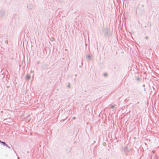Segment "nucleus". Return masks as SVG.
<instances>
[{
    "mask_svg": "<svg viewBox=\"0 0 159 159\" xmlns=\"http://www.w3.org/2000/svg\"><path fill=\"white\" fill-rule=\"evenodd\" d=\"M38 63H39V61H38Z\"/></svg>",
    "mask_w": 159,
    "mask_h": 159,
    "instance_id": "19",
    "label": "nucleus"
},
{
    "mask_svg": "<svg viewBox=\"0 0 159 159\" xmlns=\"http://www.w3.org/2000/svg\"><path fill=\"white\" fill-rule=\"evenodd\" d=\"M0 143L3 144L4 146H6V147H8V145L7 144L4 142L1 141Z\"/></svg>",
    "mask_w": 159,
    "mask_h": 159,
    "instance_id": "2",
    "label": "nucleus"
},
{
    "mask_svg": "<svg viewBox=\"0 0 159 159\" xmlns=\"http://www.w3.org/2000/svg\"><path fill=\"white\" fill-rule=\"evenodd\" d=\"M145 38L146 39H148V37L147 36H146L145 37Z\"/></svg>",
    "mask_w": 159,
    "mask_h": 159,
    "instance_id": "11",
    "label": "nucleus"
},
{
    "mask_svg": "<svg viewBox=\"0 0 159 159\" xmlns=\"http://www.w3.org/2000/svg\"><path fill=\"white\" fill-rule=\"evenodd\" d=\"M124 151L126 155H127V152L129 151L128 148L126 147H125L124 148Z\"/></svg>",
    "mask_w": 159,
    "mask_h": 159,
    "instance_id": "1",
    "label": "nucleus"
},
{
    "mask_svg": "<svg viewBox=\"0 0 159 159\" xmlns=\"http://www.w3.org/2000/svg\"><path fill=\"white\" fill-rule=\"evenodd\" d=\"M4 14V13L3 12H0V16H2Z\"/></svg>",
    "mask_w": 159,
    "mask_h": 159,
    "instance_id": "5",
    "label": "nucleus"
},
{
    "mask_svg": "<svg viewBox=\"0 0 159 159\" xmlns=\"http://www.w3.org/2000/svg\"><path fill=\"white\" fill-rule=\"evenodd\" d=\"M19 158H20V157H17V158H18V159H19Z\"/></svg>",
    "mask_w": 159,
    "mask_h": 159,
    "instance_id": "18",
    "label": "nucleus"
},
{
    "mask_svg": "<svg viewBox=\"0 0 159 159\" xmlns=\"http://www.w3.org/2000/svg\"><path fill=\"white\" fill-rule=\"evenodd\" d=\"M107 73H104V76H107Z\"/></svg>",
    "mask_w": 159,
    "mask_h": 159,
    "instance_id": "8",
    "label": "nucleus"
},
{
    "mask_svg": "<svg viewBox=\"0 0 159 159\" xmlns=\"http://www.w3.org/2000/svg\"><path fill=\"white\" fill-rule=\"evenodd\" d=\"M1 141L0 140V143H1Z\"/></svg>",
    "mask_w": 159,
    "mask_h": 159,
    "instance_id": "21",
    "label": "nucleus"
},
{
    "mask_svg": "<svg viewBox=\"0 0 159 159\" xmlns=\"http://www.w3.org/2000/svg\"><path fill=\"white\" fill-rule=\"evenodd\" d=\"M135 80L138 81H139L140 80V78L138 76H136L135 77Z\"/></svg>",
    "mask_w": 159,
    "mask_h": 159,
    "instance_id": "4",
    "label": "nucleus"
},
{
    "mask_svg": "<svg viewBox=\"0 0 159 159\" xmlns=\"http://www.w3.org/2000/svg\"><path fill=\"white\" fill-rule=\"evenodd\" d=\"M3 112L2 111H1V113H2Z\"/></svg>",
    "mask_w": 159,
    "mask_h": 159,
    "instance_id": "20",
    "label": "nucleus"
},
{
    "mask_svg": "<svg viewBox=\"0 0 159 159\" xmlns=\"http://www.w3.org/2000/svg\"><path fill=\"white\" fill-rule=\"evenodd\" d=\"M53 39H54L53 38H52V41H53Z\"/></svg>",
    "mask_w": 159,
    "mask_h": 159,
    "instance_id": "16",
    "label": "nucleus"
},
{
    "mask_svg": "<svg viewBox=\"0 0 159 159\" xmlns=\"http://www.w3.org/2000/svg\"><path fill=\"white\" fill-rule=\"evenodd\" d=\"M68 87H70V86L69 84L68 85Z\"/></svg>",
    "mask_w": 159,
    "mask_h": 159,
    "instance_id": "15",
    "label": "nucleus"
},
{
    "mask_svg": "<svg viewBox=\"0 0 159 159\" xmlns=\"http://www.w3.org/2000/svg\"><path fill=\"white\" fill-rule=\"evenodd\" d=\"M12 149H13V150H14V152H15V153H16V151L15 150H14V148H13L12 147Z\"/></svg>",
    "mask_w": 159,
    "mask_h": 159,
    "instance_id": "10",
    "label": "nucleus"
},
{
    "mask_svg": "<svg viewBox=\"0 0 159 159\" xmlns=\"http://www.w3.org/2000/svg\"><path fill=\"white\" fill-rule=\"evenodd\" d=\"M53 39H54L53 38H52V41H53Z\"/></svg>",
    "mask_w": 159,
    "mask_h": 159,
    "instance_id": "17",
    "label": "nucleus"
},
{
    "mask_svg": "<svg viewBox=\"0 0 159 159\" xmlns=\"http://www.w3.org/2000/svg\"><path fill=\"white\" fill-rule=\"evenodd\" d=\"M27 80H29L30 78V76L29 75H27L25 77Z\"/></svg>",
    "mask_w": 159,
    "mask_h": 159,
    "instance_id": "3",
    "label": "nucleus"
},
{
    "mask_svg": "<svg viewBox=\"0 0 159 159\" xmlns=\"http://www.w3.org/2000/svg\"><path fill=\"white\" fill-rule=\"evenodd\" d=\"M5 43H7V44L8 43V41L7 40H6L5 41Z\"/></svg>",
    "mask_w": 159,
    "mask_h": 159,
    "instance_id": "9",
    "label": "nucleus"
},
{
    "mask_svg": "<svg viewBox=\"0 0 159 159\" xmlns=\"http://www.w3.org/2000/svg\"><path fill=\"white\" fill-rule=\"evenodd\" d=\"M111 108L112 109H113L114 108V106L113 105H111Z\"/></svg>",
    "mask_w": 159,
    "mask_h": 159,
    "instance_id": "7",
    "label": "nucleus"
},
{
    "mask_svg": "<svg viewBox=\"0 0 159 159\" xmlns=\"http://www.w3.org/2000/svg\"><path fill=\"white\" fill-rule=\"evenodd\" d=\"M75 119V117H73V119L74 120V119Z\"/></svg>",
    "mask_w": 159,
    "mask_h": 159,
    "instance_id": "12",
    "label": "nucleus"
},
{
    "mask_svg": "<svg viewBox=\"0 0 159 159\" xmlns=\"http://www.w3.org/2000/svg\"><path fill=\"white\" fill-rule=\"evenodd\" d=\"M143 87H145V85L144 84H143Z\"/></svg>",
    "mask_w": 159,
    "mask_h": 159,
    "instance_id": "14",
    "label": "nucleus"
},
{
    "mask_svg": "<svg viewBox=\"0 0 159 159\" xmlns=\"http://www.w3.org/2000/svg\"><path fill=\"white\" fill-rule=\"evenodd\" d=\"M8 147L9 148H10V147L8 145V147Z\"/></svg>",
    "mask_w": 159,
    "mask_h": 159,
    "instance_id": "13",
    "label": "nucleus"
},
{
    "mask_svg": "<svg viewBox=\"0 0 159 159\" xmlns=\"http://www.w3.org/2000/svg\"><path fill=\"white\" fill-rule=\"evenodd\" d=\"M91 57V56L90 55H88L86 56V58H90Z\"/></svg>",
    "mask_w": 159,
    "mask_h": 159,
    "instance_id": "6",
    "label": "nucleus"
}]
</instances>
